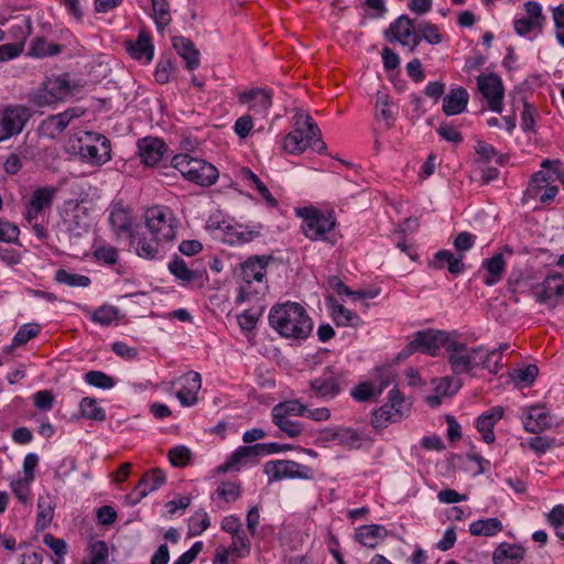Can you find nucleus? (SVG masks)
Returning <instances> with one entry per match:
<instances>
[{"label": "nucleus", "mask_w": 564, "mask_h": 564, "mask_svg": "<svg viewBox=\"0 0 564 564\" xmlns=\"http://www.w3.org/2000/svg\"><path fill=\"white\" fill-rule=\"evenodd\" d=\"M376 107H377V113H376L377 119L384 121L387 128L393 127L394 121H395V111L393 110V108H397V107L392 106L389 102L388 96L386 94H381L380 91H378Z\"/></svg>", "instance_id": "ea45409f"}, {"label": "nucleus", "mask_w": 564, "mask_h": 564, "mask_svg": "<svg viewBox=\"0 0 564 564\" xmlns=\"http://www.w3.org/2000/svg\"><path fill=\"white\" fill-rule=\"evenodd\" d=\"M108 545L102 540H97L89 545L87 564H108Z\"/></svg>", "instance_id": "de8ad7c7"}, {"label": "nucleus", "mask_w": 564, "mask_h": 564, "mask_svg": "<svg viewBox=\"0 0 564 564\" xmlns=\"http://www.w3.org/2000/svg\"><path fill=\"white\" fill-rule=\"evenodd\" d=\"M173 47L189 72L200 66V52L191 37H173Z\"/></svg>", "instance_id": "393cba45"}, {"label": "nucleus", "mask_w": 564, "mask_h": 564, "mask_svg": "<svg viewBox=\"0 0 564 564\" xmlns=\"http://www.w3.org/2000/svg\"><path fill=\"white\" fill-rule=\"evenodd\" d=\"M153 19L159 32H163L164 28L171 22V14L167 10L165 0H152Z\"/></svg>", "instance_id": "8fccbe9b"}, {"label": "nucleus", "mask_w": 564, "mask_h": 564, "mask_svg": "<svg viewBox=\"0 0 564 564\" xmlns=\"http://www.w3.org/2000/svg\"><path fill=\"white\" fill-rule=\"evenodd\" d=\"M109 223L117 235H128L134 232L137 228L133 227L132 218L128 210L123 208H115L109 216Z\"/></svg>", "instance_id": "473e14b6"}, {"label": "nucleus", "mask_w": 564, "mask_h": 564, "mask_svg": "<svg viewBox=\"0 0 564 564\" xmlns=\"http://www.w3.org/2000/svg\"><path fill=\"white\" fill-rule=\"evenodd\" d=\"M303 217V232L311 240L326 239L325 235L336 225L335 218L329 214L325 216L314 208H303L297 213Z\"/></svg>", "instance_id": "f8f14e48"}, {"label": "nucleus", "mask_w": 564, "mask_h": 564, "mask_svg": "<svg viewBox=\"0 0 564 564\" xmlns=\"http://www.w3.org/2000/svg\"><path fill=\"white\" fill-rule=\"evenodd\" d=\"M306 406L297 400H290L275 404L272 409L273 423L289 437H296L303 431V424L293 417L303 416Z\"/></svg>", "instance_id": "39448f33"}, {"label": "nucleus", "mask_w": 564, "mask_h": 564, "mask_svg": "<svg viewBox=\"0 0 564 564\" xmlns=\"http://www.w3.org/2000/svg\"><path fill=\"white\" fill-rule=\"evenodd\" d=\"M272 90L267 88H252L239 95L240 104L248 105L249 109L263 113L272 106Z\"/></svg>", "instance_id": "b1692460"}, {"label": "nucleus", "mask_w": 564, "mask_h": 564, "mask_svg": "<svg viewBox=\"0 0 564 564\" xmlns=\"http://www.w3.org/2000/svg\"><path fill=\"white\" fill-rule=\"evenodd\" d=\"M530 293L540 304L554 307L564 295V276L562 274L547 275L541 283L532 284Z\"/></svg>", "instance_id": "ddd939ff"}, {"label": "nucleus", "mask_w": 564, "mask_h": 564, "mask_svg": "<svg viewBox=\"0 0 564 564\" xmlns=\"http://www.w3.org/2000/svg\"><path fill=\"white\" fill-rule=\"evenodd\" d=\"M138 151L142 163L148 166H154L162 160L166 147L159 138L145 137L138 141Z\"/></svg>", "instance_id": "aec40b11"}, {"label": "nucleus", "mask_w": 564, "mask_h": 564, "mask_svg": "<svg viewBox=\"0 0 564 564\" xmlns=\"http://www.w3.org/2000/svg\"><path fill=\"white\" fill-rule=\"evenodd\" d=\"M271 257L254 256L248 258L241 264L242 284L239 288L238 301L245 302L250 300L253 294L259 291L252 288L253 282L262 283L267 274V265Z\"/></svg>", "instance_id": "423d86ee"}, {"label": "nucleus", "mask_w": 564, "mask_h": 564, "mask_svg": "<svg viewBox=\"0 0 564 564\" xmlns=\"http://www.w3.org/2000/svg\"><path fill=\"white\" fill-rule=\"evenodd\" d=\"M240 177L243 181H248L251 184L256 186L259 194L262 196V198L270 205V206H276L278 200L272 196L269 188L261 182V180L248 167H242L240 170Z\"/></svg>", "instance_id": "a19ab883"}, {"label": "nucleus", "mask_w": 564, "mask_h": 564, "mask_svg": "<svg viewBox=\"0 0 564 564\" xmlns=\"http://www.w3.org/2000/svg\"><path fill=\"white\" fill-rule=\"evenodd\" d=\"M80 413L84 417L102 422L106 419V412L98 406L97 401L93 398L85 397L79 403Z\"/></svg>", "instance_id": "37998d69"}, {"label": "nucleus", "mask_w": 564, "mask_h": 564, "mask_svg": "<svg viewBox=\"0 0 564 564\" xmlns=\"http://www.w3.org/2000/svg\"><path fill=\"white\" fill-rule=\"evenodd\" d=\"M476 237L468 231L459 232L454 239V248L459 254L470 250L475 245Z\"/></svg>", "instance_id": "774afa93"}, {"label": "nucleus", "mask_w": 564, "mask_h": 564, "mask_svg": "<svg viewBox=\"0 0 564 564\" xmlns=\"http://www.w3.org/2000/svg\"><path fill=\"white\" fill-rule=\"evenodd\" d=\"M259 449L261 447H258L257 444L238 447L224 464L218 466V470L220 473L240 470L241 467L261 456Z\"/></svg>", "instance_id": "412c9836"}, {"label": "nucleus", "mask_w": 564, "mask_h": 564, "mask_svg": "<svg viewBox=\"0 0 564 564\" xmlns=\"http://www.w3.org/2000/svg\"><path fill=\"white\" fill-rule=\"evenodd\" d=\"M330 437L339 442V444L356 447L360 441V435L357 431L352 429H344L339 427L332 432Z\"/></svg>", "instance_id": "5fc2aeb1"}, {"label": "nucleus", "mask_w": 564, "mask_h": 564, "mask_svg": "<svg viewBox=\"0 0 564 564\" xmlns=\"http://www.w3.org/2000/svg\"><path fill=\"white\" fill-rule=\"evenodd\" d=\"M30 117L29 109L23 106L6 108L0 116V121L7 138L21 133Z\"/></svg>", "instance_id": "6ab92c4d"}, {"label": "nucleus", "mask_w": 564, "mask_h": 564, "mask_svg": "<svg viewBox=\"0 0 564 564\" xmlns=\"http://www.w3.org/2000/svg\"><path fill=\"white\" fill-rule=\"evenodd\" d=\"M58 189L54 186L36 188L25 206L24 218L29 224L37 220L45 212L51 210Z\"/></svg>", "instance_id": "2eb2a0df"}, {"label": "nucleus", "mask_w": 564, "mask_h": 564, "mask_svg": "<svg viewBox=\"0 0 564 564\" xmlns=\"http://www.w3.org/2000/svg\"><path fill=\"white\" fill-rule=\"evenodd\" d=\"M259 449L261 447H258L257 444L238 447L224 464L218 466V470L220 473L240 470L241 467L261 456Z\"/></svg>", "instance_id": "4be33fe9"}, {"label": "nucleus", "mask_w": 564, "mask_h": 564, "mask_svg": "<svg viewBox=\"0 0 564 564\" xmlns=\"http://www.w3.org/2000/svg\"><path fill=\"white\" fill-rule=\"evenodd\" d=\"M481 267L487 271L484 283L487 286L496 285L501 281L506 270V261L502 253H495L491 258L485 259Z\"/></svg>", "instance_id": "2f4dec72"}, {"label": "nucleus", "mask_w": 564, "mask_h": 564, "mask_svg": "<svg viewBox=\"0 0 564 564\" xmlns=\"http://www.w3.org/2000/svg\"><path fill=\"white\" fill-rule=\"evenodd\" d=\"M343 383V371L334 366H327L318 377L310 381V387L317 398L330 400L341 392Z\"/></svg>", "instance_id": "1a4fd4ad"}, {"label": "nucleus", "mask_w": 564, "mask_h": 564, "mask_svg": "<svg viewBox=\"0 0 564 564\" xmlns=\"http://www.w3.org/2000/svg\"><path fill=\"white\" fill-rule=\"evenodd\" d=\"M225 232L230 238V242H237V243H246L250 242L261 234V226H257L253 229H249L247 227H243L241 225L237 226H230L227 225L225 227Z\"/></svg>", "instance_id": "c9c22d12"}, {"label": "nucleus", "mask_w": 564, "mask_h": 564, "mask_svg": "<svg viewBox=\"0 0 564 564\" xmlns=\"http://www.w3.org/2000/svg\"><path fill=\"white\" fill-rule=\"evenodd\" d=\"M495 424L488 416L481 414L476 421V427L478 432L482 435V440L490 444L495 442V433H494Z\"/></svg>", "instance_id": "69168bd1"}, {"label": "nucleus", "mask_w": 564, "mask_h": 564, "mask_svg": "<svg viewBox=\"0 0 564 564\" xmlns=\"http://www.w3.org/2000/svg\"><path fill=\"white\" fill-rule=\"evenodd\" d=\"M145 225L150 236L162 241H172L176 236V220L165 207L154 206L147 209Z\"/></svg>", "instance_id": "6e6552de"}, {"label": "nucleus", "mask_w": 564, "mask_h": 564, "mask_svg": "<svg viewBox=\"0 0 564 564\" xmlns=\"http://www.w3.org/2000/svg\"><path fill=\"white\" fill-rule=\"evenodd\" d=\"M55 503L51 495L41 496L37 500L36 528L45 529L48 527L54 517Z\"/></svg>", "instance_id": "f704fd0d"}, {"label": "nucleus", "mask_w": 564, "mask_h": 564, "mask_svg": "<svg viewBox=\"0 0 564 564\" xmlns=\"http://www.w3.org/2000/svg\"><path fill=\"white\" fill-rule=\"evenodd\" d=\"M463 382L457 376H447L441 379L436 391L443 395H453L462 388Z\"/></svg>", "instance_id": "680f3d73"}, {"label": "nucleus", "mask_w": 564, "mask_h": 564, "mask_svg": "<svg viewBox=\"0 0 564 564\" xmlns=\"http://www.w3.org/2000/svg\"><path fill=\"white\" fill-rule=\"evenodd\" d=\"M525 549L520 544L500 543L492 554L494 564H518L524 558Z\"/></svg>", "instance_id": "c756f323"}, {"label": "nucleus", "mask_w": 564, "mask_h": 564, "mask_svg": "<svg viewBox=\"0 0 564 564\" xmlns=\"http://www.w3.org/2000/svg\"><path fill=\"white\" fill-rule=\"evenodd\" d=\"M160 242L163 241L153 236L148 237L147 232L138 229L130 236V245L134 248L135 253L144 259H154L158 256Z\"/></svg>", "instance_id": "bb28decb"}, {"label": "nucleus", "mask_w": 564, "mask_h": 564, "mask_svg": "<svg viewBox=\"0 0 564 564\" xmlns=\"http://www.w3.org/2000/svg\"><path fill=\"white\" fill-rule=\"evenodd\" d=\"M293 120L294 128L285 135L283 147L290 154H300L312 145L314 138L321 137V130L313 118L301 109L295 110ZM315 149L317 152L326 149L321 138L316 140Z\"/></svg>", "instance_id": "7ed1b4c3"}, {"label": "nucleus", "mask_w": 564, "mask_h": 564, "mask_svg": "<svg viewBox=\"0 0 564 564\" xmlns=\"http://www.w3.org/2000/svg\"><path fill=\"white\" fill-rule=\"evenodd\" d=\"M401 410H394L393 405L383 404L373 413L372 425L376 429L383 427L388 423H395L402 420Z\"/></svg>", "instance_id": "58836bf2"}, {"label": "nucleus", "mask_w": 564, "mask_h": 564, "mask_svg": "<svg viewBox=\"0 0 564 564\" xmlns=\"http://www.w3.org/2000/svg\"><path fill=\"white\" fill-rule=\"evenodd\" d=\"M43 543L52 550L55 555L53 564H64V556L68 552L67 543L64 539L55 538L52 533L43 535Z\"/></svg>", "instance_id": "79ce46f5"}, {"label": "nucleus", "mask_w": 564, "mask_h": 564, "mask_svg": "<svg viewBox=\"0 0 564 564\" xmlns=\"http://www.w3.org/2000/svg\"><path fill=\"white\" fill-rule=\"evenodd\" d=\"M85 113L80 107L68 108L57 115L48 116L39 126V132L50 139H55L70 123L73 119L79 118Z\"/></svg>", "instance_id": "f3484780"}, {"label": "nucleus", "mask_w": 564, "mask_h": 564, "mask_svg": "<svg viewBox=\"0 0 564 564\" xmlns=\"http://www.w3.org/2000/svg\"><path fill=\"white\" fill-rule=\"evenodd\" d=\"M176 384L181 388L176 392V398L183 406H192L197 402V393L202 388V377L196 371H188L183 376L169 382L167 391L174 389Z\"/></svg>", "instance_id": "dca6fc26"}, {"label": "nucleus", "mask_w": 564, "mask_h": 564, "mask_svg": "<svg viewBox=\"0 0 564 564\" xmlns=\"http://www.w3.org/2000/svg\"><path fill=\"white\" fill-rule=\"evenodd\" d=\"M231 539L232 541L228 549L231 551L232 555L237 558H242L250 554L251 542L243 530L236 534H231Z\"/></svg>", "instance_id": "a18cd8bd"}, {"label": "nucleus", "mask_w": 564, "mask_h": 564, "mask_svg": "<svg viewBox=\"0 0 564 564\" xmlns=\"http://www.w3.org/2000/svg\"><path fill=\"white\" fill-rule=\"evenodd\" d=\"M259 449L261 447H258L257 444L238 447L224 464L218 466V470L220 473L240 470L241 467L261 456Z\"/></svg>", "instance_id": "5701e85b"}, {"label": "nucleus", "mask_w": 564, "mask_h": 564, "mask_svg": "<svg viewBox=\"0 0 564 564\" xmlns=\"http://www.w3.org/2000/svg\"><path fill=\"white\" fill-rule=\"evenodd\" d=\"M167 269L176 280L185 284H191L200 276L197 271L189 269L186 262L178 256H175L173 260L169 262Z\"/></svg>", "instance_id": "72a5a7b5"}, {"label": "nucleus", "mask_w": 564, "mask_h": 564, "mask_svg": "<svg viewBox=\"0 0 564 564\" xmlns=\"http://www.w3.org/2000/svg\"><path fill=\"white\" fill-rule=\"evenodd\" d=\"M502 530V523L497 518L476 520L470 523L469 532L471 535L492 536Z\"/></svg>", "instance_id": "e433bc0d"}, {"label": "nucleus", "mask_w": 564, "mask_h": 564, "mask_svg": "<svg viewBox=\"0 0 564 564\" xmlns=\"http://www.w3.org/2000/svg\"><path fill=\"white\" fill-rule=\"evenodd\" d=\"M389 531L380 524L361 525L356 531V540L364 546L375 549L380 540L388 536Z\"/></svg>", "instance_id": "7c9ffc66"}, {"label": "nucleus", "mask_w": 564, "mask_h": 564, "mask_svg": "<svg viewBox=\"0 0 564 564\" xmlns=\"http://www.w3.org/2000/svg\"><path fill=\"white\" fill-rule=\"evenodd\" d=\"M20 230L17 225L0 220V241L12 243L19 240Z\"/></svg>", "instance_id": "338daca9"}, {"label": "nucleus", "mask_w": 564, "mask_h": 564, "mask_svg": "<svg viewBox=\"0 0 564 564\" xmlns=\"http://www.w3.org/2000/svg\"><path fill=\"white\" fill-rule=\"evenodd\" d=\"M191 456V451L183 445L171 448L167 455L171 465L174 467H185L188 464Z\"/></svg>", "instance_id": "052dcab7"}, {"label": "nucleus", "mask_w": 564, "mask_h": 564, "mask_svg": "<svg viewBox=\"0 0 564 564\" xmlns=\"http://www.w3.org/2000/svg\"><path fill=\"white\" fill-rule=\"evenodd\" d=\"M264 473L270 481L289 479H313L312 467L299 464L294 460H271L264 465Z\"/></svg>", "instance_id": "9b49d317"}, {"label": "nucleus", "mask_w": 564, "mask_h": 564, "mask_svg": "<svg viewBox=\"0 0 564 564\" xmlns=\"http://www.w3.org/2000/svg\"><path fill=\"white\" fill-rule=\"evenodd\" d=\"M386 35H415V23L408 15H400L390 24Z\"/></svg>", "instance_id": "49530a36"}, {"label": "nucleus", "mask_w": 564, "mask_h": 564, "mask_svg": "<svg viewBox=\"0 0 564 564\" xmlns=\"http://www.w3.org/2000/svg\"><path fill=\"white\" fill-rule=\"evenodd\" d=\"M127 53L135 61L149 64L154 57L151 37H128L123 42Z\"/></svg>", "instance_id": "a878e982"}, {"label": "nucleus", "mask_w": 564, "mask_h": 564, "mask_svg": "<svg viewBox=\"0 0 564 564\" xmlns=\"http://www.w3.org/2000/svg\"><path fill=\"white\" fill-rule=\"evenodd\" d=\"M477 86L484 98H486L489 109L500 113L503 107L505 87L501 78L497 74H481L477 77Z\"/></svg>", "instance_id": "4468645a"}, {"label": "nucleus", "mask_w": 564, "mask_h": 564, "mask_svg": "<svg viewBox=\"0 0 564 564\" xmlns=\"http://www.w3.org/2000/svg\"><path fill=\"white\" fill-rule=\"evenodd\" d=\"M216 494L226 502H232L240 497L241 486L238 482L225 481L218 486Z\"/></svg>", "instance_id": "13d9d810"}, {"label": "nucleus", "mask_w": 564, "mask_h": 564, "mask_svg": "<svg viewBox=\"0 0 564 564\" xmlns=\"http://www.w3.org/2000/svg\"><path fill=\"white\" fill-rule=\"evenodd\" d=\"M175 67L170 59L161 58L154 70V78L159 84H166L170 82Z\"/></svg>", "instance_id": "e2e57ef3"}, {"label": "nucleus", "mask_w": 564, "mask_h": 564, "mask_svg": "<svg viewBox=\"0 0 564 564\" xmlns=\"http://www.w3.org/2000/svg\"><path fill=\"white\" fill-rule=\"evenodd\" d=\"M507 285L512 293H524L527 291L530 292L532 284L522 276L521 272L512 271L508 278Z\"/></svg>", "instance_id": "0e129e2a"}, {"label": "nucleus", "mask_w": 564, "mask_h": 564, "mask_svg": "<svg viewBox=\"0 0 564 564\" xmlns=\"http://www.w3.org/2000/svg\"><path fill=\"white\" fill-rule=\"evenodd\" d=\"M456 336V330L445 332L437 329H427L417 332L414 339L408 345V355H412L414 351H421L429 356H437L441 347H445L447 352V346H449L453 337Z\"/></svg>", "instance_id": "0eeeda50"}, {"label": "nucleus", "mask_w": 564, "mask_h": 564, "mask_svg": "<svg viewBox=\"0 0 564 564\" xmlns=\"http://www.w3.org/2000/svg\"><path fill=\"white\" fill-rule=\"evenodd\" d=\"M45 87L56 95L57 100H62L65 96H67L70 90V80L68 74L53 75L46 76L43 82Z\"/></svg>", "instance_id": "4c0bfd02"}, {"label": "nucleus", "mask_w": 564, "mask_h": 564, "mask_svg": "<svg viewBox=\"0 0 564 564\" xmlns=\"http://www.w3.org/2000/svg\"><path fill=\"white\" fill-rule=\"evenodd\" d=\"M270 325L283 337L305 339L313 329V322L305 308L295 302L274 305L269 314Z\"/></svg>", "instance_id": "f03ea898"}, {"label": "nucleus", "mask_w": 564, "mask_h": 564, "mask_svg": "<svg viewBox=\"0 0 564 564\" xmlns=\"http://www.w3.org/2000/svg\"><path fill=\"white\" fill-rule=\"evenodd\" d=\"M87 137L90 143H80L78 148V154L82 160L94 165H101L110 161V140L106 135L97 132H88Z\"/></svg>", "instance_id": "9d476101"}, {"label": "nucleus", "mask_w": 564, "mask_h": 564, "mask_svg": "<svg viewBox=\"0 0 564 564\" xmlns=\"http://www.w3.org/2000/svg\"><path fill=\"white\" fill-rule=\"evenodd\" d=\"M55 280L68 286L87 288L90 284V279L87 275L70 273L64 269L56 271Z\"/></svg>", "instance_id": "09e8293b"}, {"label": "nucleus", "mask_w": 564, "mask_h": 564, "mask_svg": "<svg viewBox=\"0 0 564 564\" xmlns=\"http://www.w3.org/2000/svg\"><path fill=\"white\" fill-rule=\"evenodd\" d=\"M85 381L99 389H111L115 387V379L99 370H90L85 375Z\"/></svg>", "instance_id": "603ef678"}, {"label": "nucleus", "mask_w": 564, "mask_h": 564, "mask_svg": "<svg viewBox=\"0 0 564 564\" xmlns=\"http://www.w3.org/2000/svg\"><path fill=\"white\" fill-rule=\"evenodd\" d=\"M172 165L187 181L200 186L213 185L219 176L218 170L212 163L187 153L176 154L172 159Z\"/></svg>", "instance_id": "20e7f679"}, {"label": "nucleus", "mask_w": 564, "mask_h": 564, "mask_svg": "<svg viewBox=\"0 0 564 564\" xmlns=\"http://www.w3.org/2000/svg\"><path fill=\"white\" fill-rule=\"evenodd\" d=\"M30 100L34 106L40 107V108L52 106L58 101L56 99V95H54V93L50 91L43 83L41 84V86L39 88H36L32 93Z\"/></svg>", "instance_id": "864d4df0"}, {"label": "nucleus", "mask_w": 564, "mask_h": 564, "mask_svg": "<svg viewBox=\"0 0 564 564\" xmlns=\"http://www.w3.org/2000/svg\"><path fill=\"white\" fill-rule=\"evenodd\" d=\"M460 333L447 346V362L455 376H475L476 370L489 366V360L496 357L497 350H489L486 346H468L462 339Z\"/></svg>", "instance_id": "f257e3e1"}, {"label": "nucleus", "mask_w": 564, "mask_h": 564, "mask_svg": "<svg viewBox=\"0 0 564 564\" xmlns=\"http://www.w3.org/2000/svg\"><path fill=\"white\" fill-rule=\"evenodd\" d=\"M469 94L464 87L453 88L443 98V111L446 116L463 113L468 105Z\"/></svg>", "instance_id": "cd10ccee"}, {"label": "nucleus", "mask_w": 564, "mask_h": 564, "mask_svg": "<svg viewBox=\"0 0 564 564\" xmlns=\"http://www.w3.org/2000/svg\"><path fill=\"white\" fill-rule=\"evenodd\" d=\"M210 525L209 516L208 513L200 509L196 511L191 518H189V532L191 535H199L204 531H206Z\"/></svg>", "instance_id": "4d7b16f0"}, {"label": "nucleus", "mask_w": 564, "mask_h": 564, "mask_svg": "<svg viewBox=\"0 0 564 564\" xmlns=\"http://www.w3.org/2000/svg\"><path fill=\"white\" fill-rule=\"evenodd\" d=\"M119 311L110 305H102L98 307L91 315L93 322L102 326L110 325L118 318Z\"/></svg>", "instance_id": "6e6d98bb"}, {"label": "nucleus", "mask_w": 564, "mask_h": 564, "mask_svg": "<svg viewBox=\"0 0 564 564\" xmlns=\"http://www.w3.org/2000/svg\"><path fill=\"white\" fill-rule=\"evenodd\" d=\"M166 481L165 473L160 468H153L143 474L135 488L127 496L132 505H137L150 492L159 489Z\"/></svg>", "instance_id": "a211bd4d"}, {"label": "nucleus", "mask_w": 564, "mask_h": 564, "mask_svg": "<svg viewBox=\"0 0 564 564\" xmlns=\"http://www.w3.org/2000/svg\"><path fill=\"white\" fill-rule=\"evenodd\" d=\"M40 329L41 327L36 323L22 325L13 337V345L20 346L26 344L40 333Z\"/></svg>", "instance_id": "bf43d9fd"}, {"label": "nucleus", "mask_w": 564, "mask_h": 564, "mask_svg": "<svg viewBox=\"0 0 564 564\" xmlns=\"http://www.w3.org/2000/svg\"><path fill=\"white\" fill-rule=\"evenodd\" d=\"M552 425L550 413L542 405H533L523 420V426L527 432L538 434Z\"/></svg>", "instance_id": "c85d7f7f"}, {"label": "nucleus", "mask_w": 564, "mask_h": 564, "mask_svg": "<svg viewBox=\"0 0 564 564\" xmlns=\"http://www.w3.org/2000/svg\"><path fill=\"white\" fill-rule=\"evenodd\" d=\"M332 314L338 326H356L359 322V316L341 304L334 305Z\"/></svg>", "instance_id": "3c124183"}, {"label": "nucleus", "mask_w": 564, "mask_h": 564, "mask_svg": "<svg viewBox=\"0 0 564 564\" xmlns=\"http://www.w3.org/2000/svg\"><path fill=\"white\" fill-rule=\"evenodd\" d=\"M59 52V46L48 44L44 37H35L30 44L28 55L33 57L52 56Z\"/></svg>", "instance_id": "c03bdc74"}]
</instances>
